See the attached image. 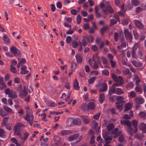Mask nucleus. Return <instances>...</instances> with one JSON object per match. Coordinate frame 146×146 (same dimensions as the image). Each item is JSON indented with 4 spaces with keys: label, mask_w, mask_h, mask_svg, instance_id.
Segmentation results:
<instances>
[{
    "label": "nucleus",
    "mask_w": 146,
    "mask_h": 146,
    "mask_svg": "<svg viewBox=\"0 0 146 146\" xmlns=\"http://www.w3.org/2000/svg\"><path fill=\"white\" fill-rule=\"evenodd\" d=\"M5 94L8 95L9 97L11 98H16L17 97V95L16 92L11 89L7 88L5 90Z\"/></svg>",
    "instance_id": "f257e3e1"
},
{
    "label": "nucleus",
    "mask_w": 146,
    "mask_h": 146,
    "mask_svg": "<svg viewBox=\"0 0 146 146\" xmlns=\"http://www.w3.org/2000/svg\"><path fill=\"white\" fill-rule=\"evenodd\" d=\"M25 120L28 122L29 124L32 125L33 122V117L31 113H27L26 116L24 117Z\"/></svg>",
    "instance_id": "f03ea898"
},
{
    "label": "nucleus",
    "mask_w": 146,
    "mask_h": 146,
    "mask_svg": "<svg viewBox=\"0 0 146 146\" xmlns=\"http://www.w3.org/2000/svg\"><path fill=\"white\" fill-rule=\"evenodd\" d=\"M102 136L106 141V144L104 146H111V145H108L107 144H108L110 142V141L112 139V137L109 136L107 133H104V132L103 133Z\"/></svg>",
    "instance_id": "7ed1b4c3"
},
{
    "label": "nucleus",
    "mask_w": 146,
    "mask_h": 146,
    "mask_svg": "<svg viewBox=\"0 0 146 146\" xmlns=\"http://www.w3.org/2000/svg\"><path fill=\"white\" fill-rule=\"evenodd\" d=\"M10 51L11 53L15 56H20L21 55V52L20 50L18 49L14 46H12L10 48Z\"/></svg>",
    "instance_id": "20e7f679"
},
{
    "label": "nucleus",
    "mask_w": 146,
    "mask_h": 146,
    "mask_svg": "<svg viewBox=\"0 0 146 146\" xmlns=\"http://www.w3.org/2000/svg\"><path fill=\"white\" fill-rule=\"evenodd\" d=\"M112 77L115 81L120 83L121 84H123V80L121 77L120 76L117 77L115 74H112Z\"/></svg>",
    "instance_id": "39448f33"
},
{
    "label": "nucleus",
    "mask_w": 146,
    "mask_h": 146,
    "mask_svg": "<svg viewBox=\"0 0 146 146\" xmlns=\"http://www.w3.org/2000/svg\"><path fill=\"white\" fill-rule=\"evenodd\" d=\"M124 33L126 38L128 39L130 42H131L132 38V36L131 33L129 32L127 29H125V30Z\"/></svg>",
    "instance_id": "423d86ee"
},
{
    "label": "nucleus",
    "mask_w": 146,
    "mask_h": 146,
    "mask_svg": "<svg viewBox=\"0 0 146 146\" xmlns=\"http://www.w3.org/2000/svg\"><path fill=\"white\" fill-rule=\"evenodd\" d=\"M107 9L108 10L104 9H103V11L105 14L108 15V12L111 13H112L114 12V10L110 5H108L107 6Z\"/></svg>",
    "instance_id": "0eeeda50"
},
{
    "label": "nucleus",
    "mask_w": 146,
    "mask_h": 146,
    "mask_svg": "<svg viewBox=\"0 0 146 146\" xmlns=\"http://www.w3.org/2000/svg\"><path fill=\"white\" fill-rule=\"evenodd\" d=\"M107 89V84L105 82H104L102 84V87L99 90V92L100 93L104 92L106 91Z\"/></svg>",
    "instance_id": "6e6552de"
},
{
    "label": "nucleus",
    "mask_w": 146,
    "mask_h": 146,
    "mask_svg": "<svg viewBox=\"0 0 146 146\" xmlns=\"http://www.w3.org/2000/svg\"><path fill=\"white\" fill-rule=\"evenodd\" d=\"M71 133V131L68 130H62L60 131L59 133V134L60 135L64 136Z\"/></svg>",
    "instance_id": "1a4fd4ad"
},
{
    "label": "nucleus",
    "mask_w": 146,
    "mask_h": 146,
    "mask_svg": "<svg viewBox=\"0 0 146 146\" xmlns=\"http://www.w3.org/2000/svg\"><path fill=\"white\" fill-rule=\"evenodd\" d=\"M133 104L131 102H129L127 103L125 105V108L124 111H126L130 110L132 108Z\"/></svg>",
    "instance_id": "9d476101"
},
{
    "label": "nucleus",
    "mask_w": 146,
    "mask_h": 146,
    "mask_svg": "<svg viewBox=\"0 0 146 146\" xmlns=\"http://www.w3.org/2000/svg\"><path fill=\"white\" fill-rule=\"evenodd\" d=\"M131 63L134 66L136 67H140L143 65V64L141 62L134 60H132Z\"/></svg>",
    "instance_id": "9b49d317"
},
{
    "label": "nucleus",
    "mask_w": 146,
    "mask_h": 146,
    "mask_svg": "<svg viewBox=\"0 0 146 146\" xmlns=\"http://www.w3.org/2000/svg\"><path fill=\"white\" fill-rule=\"evenodd\" d=\"M145 101L143 98L138 97L135 99V102L137 104H143Z\"/></svg>",
    "instance_id": "f8f14e48"
},
{
    "label": "nucleus",
    "mask_w": 146,
    "mask_h": 146,
    "mask_svg": "<svg viewBox=\"0 0 146 146\" xmlns=\"http://www.w3.org/2000/svg\"><path fill=\"white\" fill-rule=\"evenodd\" d=\"M139 128L140 130H142L144 132L146 133V124L143 122L141 123L139 125Z\"/></svg>",
    "instance_id": "ddd939ff"
},
{
    "label": "nucleus",
    "mask_w": 146,
    "mask_h": 146,
    "mask_svg": "<svg viewBox=\"0 0 146 146\" xmlns=\"http://www.w3.org/2000/svg\"><path fill=\"white\" fill-rule=\"evenodd\" d=\"M88 37H84L81 40L82 44L84 46H86L88 43Z\"/></svg>",
    "instance_id": "4468645a"
},
{
    "label": "nucleus",
    "mask_w": 146,
    "mask_h": 146,
    "mask_svg": "<svg viewBox=\"0 0 146 146\" xmlns=\"http://www.w3.org/2000/svg\"><path fill=\"white\" fill-rule=\"evenodd\" d=\"M132 124L134 128V131L135 132H137V121L136 120H134L131 122V124Z\"/></svg>",
    "instance_id": "2eb2a0df"
},
{
    "label": "nucleus",
    "mask_w": 146,
    "mask_h": 146,
    "mask_svg": "<svg viewBox=\"0 0 146 146\" xmlns=\"http://www.w3.org/2000/svg\"><path fill=\"white\" fill-rule=\"evenodd\" d=\"M73 118H68L67 120L66 124L68 126H72L74 125Z\"/></svg>",
    "instance_id": "dca6fc26"
},
{
    "label": "nucleus",
    "mask_w": 146,
    "mask_h": 146,
    "mask_svg": "<svg viewBox=\"0 0 146 146\" xmlns=\"http://www.w3.org/2000/svg\"><path fill=\"white\" fill-rule=\"evenodd\" d=\"M79 134H76L70 136L68 138V140L71 141L76 139L79 136Z\"/></svg>",
    "instance_id": "f3484780"
},
{
    "label": "nucleus",
    "mask_w": 146,
    "mask_h": 146,
    "mask_svg": "<svg viewBox=\"0 0 146 146\" xmlns=\"http://www.w3.org/2000/svg\"><path fill=\"white\" fill-rule=\"evenodd\" d=\"M135 25L138 28L140 29H143V25L139 20H135Z\"/></svg>",
    "instance_id": "a211bd4d"
},
{
    "label": "nucleus",
    "mask_w": 146,
    "mask_h": 146,
    "mask_svg": "<svg viewBox=\"0 0 146 146\" xmlns=\"http://www.w3.org/2000/svg\"><path fill=\"white\" fill-rule=\"evenodd\" d=\"M14 134L17 135L20 139H22V136L20 130L14 129Z\"/></svg>",
    "instance_id": "6ab92c4d"
},
{
    "label": "nucleus",
    "mask_w": 146,
    "mask_h": 146,
    "mask_svg": "<svg viewBox=\"0 0 146 146\" xmlns=\"http://www.w3.org/2000/svg\"><path fill=\"white\" fill-rule=\"evenodd\" d=\"M76 58L77 62L79 63H81L82 60V56L80 54H78L76 55Z\"/></svg>",
    "instance_id": "aec40b11"
},
{
    "label": "nucleus",
    "mask_w": 146,
    "mask_h": 146,
    "mask_svg": "<svg viewBox=\"0 0 146 146\" xmlns=\"http://www.w3.org/2000/svg\"><path fill=\"white\" fill-rule=\"evenodd\" d=\"M74 87L75 90H78L79 89V83L77 80L75 79L73 83Z\"/></svg>",
    "instance_id": "412c9836"
},
{
    "label": "nucleus",
    "mask_w": 146,
    "mask_h": 146,
    "mask_svg": "<svg viewBox=\"0 0 146 146\" xmlns=\"http://www.w3.org/2000/svg\"><path fill=\"white\" fill-rule=\"evenodd\" d=\"M138 115L142 118L145 119H146V111L140 112Z\"/></svg>",
    "instance_id": "4be33fe9"
},
{
    "label": "nucleus",
    "mask_w": 146,
    "mask_h": 146,
    "mask_svg": "<svg viewBox=\"0 0 146 146\" xmlns=\"http://www.w3.org/2000/svg\"><path fill=\"white\" fill-rule=\"evenodd\" d=\"M95 62L94 64V65H93L92 64V60L90 59L89 61V63L90 64V65L94 69H96L98 67V62L96 61Z\"/></svg>",
    "instance_id": "5701e85b"
},
{
    "label": "nucleus",
    "mask_w": 146,
    "mask_h": 146,
    "mask_svg": "<svg viewBox=\"0 0 146 146\" xmlns=\"http://www.w3.org/2000/svg\"><path fill=\"white\" fill-rule=\"evenodd\" d=\"M92 127L98 133L99 130V127L98 124L96 121H94L93 123Z\"/></svg>",
    "instance_id": "b1692460"
},
{
    "label": "nucleus",
    "mask_w": 146,
    "mask_h": 146,
    "mask_svg": "<svg viewBox=\"0 0 146 146\" xmlns=\"http://www.w3.org/2000/svg\"><path fill=\"white\" fill-rule=\"evenodd\" d=\"M118 129L117 128L115 129L113 131V134L114 135V137L115 138H116L119 134L121 133V131H120L118 132Z\"/></svg>",
    "instance_id": "393cba45"
},
{
    "label": "nucleus",
    "mask_w": 146,
    "mask_h": 146,
    "mask_svg": "<svg viewBox=\"0 0 146 146\" xmlns=\"http://www.w3.org/2000/svg\"><path fill=\"white\" fill-rule=\"evenodd\" d=\"M124 93L123 90L119 88H115V94L117 95H121Z\"/></svg>",
    "instance_id": "a878e982"
},
{
    "label": "nucleus",
    "mask_w": 146,
    "mask_h": 146,
    "mask_svg": "<svg viewBox=\"0 0 146 146\" xmlns=\"http://www.w3.org/2000/svg\"><path fill=\"white\" fill-rule=\"evenodd\" d=\"M88 104L89 110L91 109L93 110L95 109L96 105L95 103L94 102H89Z\"/></svg>",
    "instance_id": "bb28decb"
},
{
    "label": "nucleus",
    "mask_w": 146,
    "mask_h": 146,
    "mask_svg": "<svg viewBox=\"0 0 146 146\" xmlns=\"http://www.w3.org/2000/svg\"><path fill=\"white\" fill-rule=\"evenodd\" d=\"M27 67L25 66H22L21 68V71L20 73L22 74H25L28 72V71L26 70Z\"/></svg>",
    "instance_id": "cd10ccee"
},
{
    "label": "nucleus",
    "mask_w": 146,
    "mask_h": 146,
    "mask_svg": "<svg viewBox=\"0 0 146 146\" xmlns=\"http://www.w3.org/2000/svg\"><path fill=\"white\" fill-rule=\"evenodd\" d=\"M81 108V110L84 111H87L89 110L88 104L86 105L85 103H83L82 105Z\"/></svg>",
    "instance_id": "c85d7f7f"
},
{
    "label": "nucleus",
    "mask_w": 146,
    "mask_h": 146,
    "mask_svg": "<svg viewBox=\"0 0 146 146\" xmlns=\"http://www.w3.org/2000/svg\"><path fill=\"white\" fill-rule=\"evenodd\" d=\"M27 93L25 90H22L20 92L19 96L20 97L23 98L27 95Z\"/></svg>",
    "instance_id": "c756f323"
},
{
    "label": "nucleus",
    "mask_w": 146,
    "mask_h": 146,
    "mask_svg": "<svg viewBox=\"0 0 146 146\" xmlns=\"http://www.w3.org/2000/svg\"><path fill=\"white\" fill-rule=\"evenodd\" d=\"M100 57L98 55V53H96L93 55V60L94 61L97 60L99 61L100 60Z\"/></svg>",
    "instance_id": "7c9ffc66"
},
{
    "label": "nucleus",
    "mask_w": 146,
    "mask_h": 146,
    "mask_svg": "<svg viewBox=\"0 0 146 146\" xmlns=\"http://www.w3.org/2000/svg\"><path fill=\"white\" fill-rule=\"evenodd\" d=\"M76 64L74 62H72L71 66V70L72 72H74L76 68Z\"/></svg>",
    "instance_id": "2f4dec72"
},
{
    "label": "nucleus",
    "mask_w": 146,
    "mask_h": 146,
    "mask_svg": "<svg viewBox=\"0 0 146 146\" xmlns=\"http://www.w3.org/2000/svg\"><path fill=\"white\" fill-rule=\"evenodd\" d=\"M54 139L56 142V143L58 145H59L61 143V140L60 138L57 136H55L54 137Z\"/></svg>",
    "instance_id": "473e14b6"
},
{
    "label": "nucleus",
    "mask_w": 146,
    "mask_h": 146,
    "mask_svg": "<svg viewBox=\"0 0 146 146\" xmlns=\"http://www.w3.org/2000/svg\"><path fill=\"white\" fill-rule=\"evenodd\" d=\"M117 108L119 111H121L123 109V105L121 104L119 102L116 103Z\"/></svg>",
    "instance_id": "72a5a7b5"
},
{
    "label": "nucleus",
    "mask_w": 146,
    "mask_h": 146,
    "mask_svg": "<svg viewBox=\"0 0 146 146\" xmlns=\"http://www.w3.org/2000/svg\"><path fill=\"white\" fill-rule=\"evenodd\" d=\"M115 88L114 87H111L110 88L109 91H108V94L110 96H111L113 94H115Z\"/></svg>",
    "instance_id": "f704fd0d"
},
{
    "label": "nucleus",
    "mask_w": 146,
    "mask_h": 146,
    "mask_svg": "<svg viewBox=\"0 0 146 146\" xmlns=\"http://www.w3.org/2000/svg\"><path fill=\"white\" fill-rule=\"evenodd\" d=\"M73 121L74 123V125H79L81 123V120L79 118H73Z\"/></svg>",
    "instance_id": "c9c22d12"
},
{
    "label": "nucleus",
    "mask_w": 146,
    "mask_h": 146,
    "mask_svg": "<svg viewBox=\"0 0 146 146\" xmlns=\"http://www.w3.org/2000/svg\"><path fill=\"white\" fill-rule=\"evenodd\" d=\"M127 131L131 135H133L134 133H136L134 132V129H132L131 126L128 127Z\"/></svg>",
    "instance_id": "e433bc0d"
},
{
    "label": "nucleus",
    "mask_w": 146,
    "mask_h": 146,
    "mask_svg": "<svg viewBox=\"0 0 146 146\" xmlns=\"http://www.w3.org/2000/svg\"><path fill=\"white\" fill-rule=\"evenodd\" d=\"M3 108L8 113H12L13 111L12 110L11 108L6 106H4Z\"/></svg>",
    "instance_id": "4c0bfd02"
},
{
    "label": "nucleus",
    "mask_w": 146,
    "mask_h": 146,
    "mask_svg": "<svg viewBox=\"0 0 146 146\" xmlns=\"http://www.w3.org/2000/svg\"><path fill=\"white\" fill-rule=\"evenodd\" d=\"M133 86V84L132 82H130L127 84L126 86V88L127 90H129L132 89Z\"/></svg>",
    "instance_id": "58836bf2"
},
{
    "label": "nucleus",
    "mask_w": 146,
    "mask_h": 146,
    "mask_svg": "<svg viewBox=\"0 0 146 146\" xmlns=\"http://www.w3.org/2000/svg\"><path fill=\"white\" fill-rule=\"evenodd\" d=\"M26 62V60L25 59H22L21 61L17 65V68L18 69H19L20 66L22 64L25 63Z\"/></svg>",
    "instance_id": "ea45409f"
},
{
    "label": "nucleus",
    "mask_w": 146,
    "mask_h": 146,
    "mask_svg": "<svg viewBox=\"0 0 146 146\" xmlns=\"http://www.w3.org/2000/svg\"><path fill=\"white\" fill-rule=\"evenodd\" d=\"M82 120L85 123H88L90 122V120L88 119L87 116H84L82 117Z\"/></svg>",
    "instance_id": "a19ab883"
},
{
    "label": "nucleus",
    "mask_w": 146,
    "mask_h": 146,
    "mask_svg": "<svg viewBox=\"0 0 146 146\" xmlns=\"http://www.w3.org/2000/svg\"><path fill=\"white\" fill-rule=\"evenodd\" d=\"M105 99V96L104 94H100L99 98V101L101 103H102Z\"/></svg>",
    "instance_id": "79ce46f5"
},
{
    "label": "nucleus",
    "mask_w": 146,
    "mask_h": 146,
    "mask_svg": "<svg viewBox=\"0 0 146 146\" xmlns=\"http://www.w3.org/2000/svg\"><path fill=\"white\" fill-rule=\"evenodd\" d=\"M128 95L129 98H134L136 96V94L134 92L131 91L128 93Z\"/></svg>",
    "instance_id": "37998d69"
},
{
    "label": "nucleus",
    "mask_w": 146,
    "mask_h": 146,
    "mask_svg": "<svg viewBox=\"0 0 146 146\" xmlns=\"http://www.w3.org/2000/svg\"><path fill=\"white\" fill-rule=\"evenodd\" d=\"M29 134L27 132H25L23 134V137H22V139H22L24 141H25L27 139L28 137Z\"/></svg>",
    "instance_id": "c03bdc74"
},
{
    "label": "nucleus",
    "mask_w": 146,
    "mask_h": 146,
    "mask_svg": "<svg viewBox=\"0 0 146 146\" xmlns=\"http://www.w3.org/2000/svg\"><path fill=\"white\" fill-rule=\"evenodd\" d=\"M23 125L21 123H17L14 127V129L21 130V128L23 126Z\"/></svg>",
    "instance_id": "a18cd8bd"
},
{
    "label": "nucleus",
    "mask_w": 146,
    "mask_h": 146,
    "mask_svg": "<svg viewBox=\"0 0 146 146\" xmlns=\"http://www.w3.org/2000/svg\"><path fill=\"white\" fill-rule=\"evenodd\" d=\"M0 115L3 117H4L7 115V114L2 109H0Z\"/></svg>",
    "instance_id": "49530a36"
},
{
    "label": "nucleus",
    "mask_w": 146,
    "mask_h": 146,
    "mask_svg": "<svg viewBox=\"0 0 146 146\" xmlns=\"http://www.w3.org/2000/svg\"><path fill=\"white\" fill-rule=\"evenodd\" d=\"M132 3L134 6H137L140 3V1L137 0H131Z\"/></svg>",
    "instance_id": "de8ad7c7"
},
{
    "label": "nucleus",
    "mask_w": 146,
    "mask_h": 146,
    "mask_svg": "<svg viewBox=\"0 0 146 146\" xmlns=\"http://www.w3.org/2000/svg\"><path fill=\"white\" fill-rule=\"evenodd\" d=\"M117 101L121 103L124 102L123 101L124 98L121 96H117Z\"/></svg>",
    "instance_id": "09e8293b"
},
{
    "label": "nucleus",
    "mask_w": 146,
    "mask_h": 146,
    "mask_svg": "<svg viewBox=\"0 0 146 146\" xmlns=\"http://www.w3.org/2000/svg\"><path fill=\"white\" fill-rule=\"evenodd\" d=\"M119 141L121 142L124 141H125V138L124 135L123 134H121L119 135Z\"/></svg>",
    "instance_id": "8fccbe9b"
},
{
    "label": "nucleus",
    "mask_w": 146,
    "mask_h": 146,
    "mask_svg": "<svg viewBox=\"0 0 146 146\" xmlns=\"http://www.w3.org/2000/svg\"><path fill=\"white\" fill-rule=\"evenodd\" d=\"M3 40L4 41L7 43H9L10 42V40L9 39L5 34L3 35Z\"/></svg>",
    "instance_id": "3c124183"
},
{
    "label": "nucleus",
    "mask_w": 146,
    "mask_h": 146,
    "mask_svg": "<svg viewBox=\"0 0 146 146\" xmlns=\"http://www.w3.org/2000/svg\"><path fill=\"white\" fill-rule=\"evenodd\" d=\"M96 78V77L95 76L92 77L89 79L88 80V83L90 84L93 83L94 82Z\"/></svg>",
    "instance_id": "603ef678"
},
{
    "label": "nucleus",
    "mask_w": 146,
    "mask_h": 146,
    "mask_svg": "<svg viewBox=\"0 0 146 146\" xmlns=\"http://www.w3.org/2000/svg\"><path fill=\"white\" fill-rule=\"evenodd\" d=\"M81 19V16L80 15H78L76 17L77 23V24H79L80 23Z\"/></svg>",
    "instance_id": "864d4df0"
},
{
    "label": "nucleus",
    "mask_w": 146,
    "mask_h": 146,
    "mask_svg": "<svg viewBox=\"0 0 146 146\" xmlns=\"http://www.w3.org/2000/svg\"><path fill=\"white\" fill-rule=\"evenodd\" d=\"M114 125L112 123H110L108 125L107 127L108 130L110 131L114 127Z\"/></svg>",
    "instance_id": "5fc2aeb1"
},
{
    "label": "nucleus",
    "mask_w": 146,
    "mask_h": 146,
    "mask_svg": "<svg viewBox=\"0 0 146 146\" xmlns=\"http://www.w3.org/2000/svg\"><path fill=\"white\" fill-rule=\"evenodd\" d=\"M143 11V9L141 7H137L135 9V12L137 13H139Z\"/></svg>",
    "instance_id": "6e6d98bb"
},
{
    "label": "nucleus",
    "mask_w": 146,
    "mask_h": 146,
    "mask_svg": "<svg viewBox=\"0 0 146 146\" xmlns=\"http://www.w3.org/2000/svg\"><path fill=\"white\" fill-rule=\"evenodd\" d=\"M102 60L103 64L106 65L108 63V60L106 58L104 57H102Z\"/></svg>",
    "instance_id": "4d7b16f0"
},
{
    "label": "nucleus",
    "mask_w": 146,
    "mask_h": 146,
    "mask_svg": "<svg viewBox=\"0 0 146 146\" xmlns=\"http://www.w3.org/2000/svg\"><path fill=\"white\" fill-rule=\"evenodd\" d=\"M71 13L74 15H76L78 13V11L75 9H72L70 11Z\"/></svg>",
    "instance_id": "13d9d810"
},
{
    "label": "nucleus",
    "mask_w": 146,
    "mask_h": 146,
    "mask_svg": "<svg viewBox=\"0 0 146 146\" xmlns=\"http://www.w3.org/2000/svg\"><path fill=\"white\" fill-rule=\"evenodd\" d=\"M135 51L134 50H132V56L135 58H137V56L135 53Z\"/></svg>",
    "instance_id": "bf43d9fd"
},
{
    "label": "nucleus",
    "mask_w": 146,
    "mask_h": 146,
    "mask_svg": "<svg viewBox=\"0 0 146 146\" xmlns=\"http://www.w3.org/2000/svg\"><path fill=\"white\" fill-rule=\"evenodd\" d=\"M64 87L68 90L70 88V84L69 83H66L64 85Z\"/></svg>",
    "instance_id": "052dcab7"
},
{
    "label": "nucleus",
    "mask_w": 146,
    "mask_h": 146,
    "mask_svg": "<svg viewBox=\"0 0 146 146\" xmlns=\"http://www.w3.org/2000/svg\"><path fill=\"white\" fill-rule=\"evenodd\" d=\"M102 74L104 75H108L109 74V72L107 70H104L102 71Z\"/></svg>",
    "instance_id": "680f3d73"
},
{
    "label": "nucleus",
    "mask_w": 146,
    "mask_h": 146,
    "mask_svg": "<svg viewBox=\"0 0 146 146\" xmlns=\"http://www.w3.org/2000/svg\"><path fill=\"white\" fill-rule=\"evenodd\" d=\"M119 34L117 33H115L114 34V39L116 41H117L118 38L119 37Z\"/></svg>",
    "instance_id": "e2e57ef3"
},
{
    "label": "nucleus",
    "mask_w": 146,
    "mask_h": 146,
    "mask_svg": "<svg viewBox=\"0 0 146 146\" xmlns=\"http://www.w3.org/2000/svg\"><path fill=\"white\" fill-rule=\"evenodd\" d=\"M139 46V44L138 43H135L134 46H133V49L132 50H134L136 51L137 49V48H138Z\"/></svg>",
    "instance_id": "0e129e2a"
},
{
    "label": "nucleus",
    "mask_w": 146,
    "mask_h": 146,
    "mask_svg": "<svg viewBox=\"0 0 146 146\" xmlns=\"http://www.w3.org/2000/svg\"><path fill=\"white\" fill-rule=\"evenodd\" d=\"M11 71L13 73H15L17 72V70L16 68L13 66H11Z\"/></svg>",
    "instance_id": "69168bd1"
},
{
    "label": "nucleus",
    "mask_w": 146,
    "mask_h": 146,
    "mask_svg": "<svg viewBox=\"0 0 146 146\" xmlns=\"http://www.w3.org/2000/svg\"><path fill=\"white\" fill-rule=\"evenodd\" d=\"M47 105L49 106L52 107L56 106V104L53 102H50L48 103Z\"/></svg>",
    "instance_id": "338daca9"
},
{
    "label": "nucleus",
    "mask_w": 146,
    "mask_h": 146,
    "mask_svg": "<svg viewBox=\"0 0 146 146\" xmlns=\"http://www.w3.org/2000/svg\"><path fill=\"white\" fill-rule=\"evenodd\" d=\"M78 43L75 41H73L72 43V46L73 48L76 47L78 45Z\"/></svg>",
    "instance_id": "774afa93"
}]
</instances>
